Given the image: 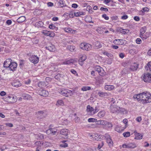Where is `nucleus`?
Wrapping results in <instances>:
<instances>
[{"label": "nucleus", "mask_w": 151, "mask_h": 151, "mask_svg": "<svg viewBox=\"0 0 151 151\" xmlns=\"http://www.w3.org/2000/svg\"><path fill=\"white\" fill-rule=\"evenodd\" d=\"M38 86L41 88H45L46 86V85L45 82H40L38 83Z\"/></svg>", "instance_id": "obj_35"}, {"label": "nucleus", "mask_w": 151, "mask_h": 151, "mask_svg": "<svg viewBox=\"0 0 151 151\" xmlns=\"http://www.w3.org/2000/svg\"><path fill=\"white\" fill-rule=\"evenodd\" d=\"M120 107L116 105H114L111 107V111L113 113L119 112Z\"/></svg>", "instance_id": "obj_10"}, {"label": "nucleus", "mask_w": 151, "mask_h": 151, "mask_svg": "<svg viewBox=\"0 0 151 151\" xmlns=\"http://www.w3.org/2000/svg\"><path fill=\"white\" fill-rule=\"evenodd\" d=\"M24 60H20L19 61V65L21 68H22L24 65Z\"/></svg>", "instance_id": "obj_50"}, {"label": "nucleus", "mask_w": 151, "mask_h": 151, "mask_svg": "<svg viewBox=\"0 0 151 151\" xmlns=\"http://www.w3.org/2000/svg\"><path fill=\"white\" fill-rule=\"evenodd\" d=\"M105 28L103 27H98L96 29L97 32L99 33L102 34L104 31Z\"/></svg>", "instance_id": "obj_29"}, {"label": "nucleus", "mask_w": 151, "mask_h": 151, "mask_svg": "<svg viewBox=\"0 0 151 151\" xmlns=\"http://www.w3.org/2000/svg\"><path fill=\"white\" fill-rule=\"evenodd\" d=\"M142 101L143 104L150 103L151 102V95L149 92L146 91L142 93Z\"/></svg>", "instance_id": "obj_1"}, {"label": "nucleus", "mask_w": 151, "mask_h": 151, "mask_svg": "<svg viewBox=\"0 0 151 151\" xmlns=\"http://www.w3.org/2000/svg\"><path fill=\"white\" fill-rule=\"evenodd\" d=\"M131 71L130 70L129 68H124L122 71V74H127L129 73V72Z\"/></svg>", "instance_id": "obj_31"}, {"label": "nucleus", "mask_w": 151, "mask_h": 151, "mask_svg": "<svg viewBox=\"0 0 151 151\" xmlns=\"http://www.w3.org/2000/svg\"><path fill=\"white\" fill-rule=\"evenodd\" d=\"M75 47L73 45L68 46L67 48L71 52H74L76 51Z\"/></svg>", "instance_id": "obj_22"}, {"label": "nucleus", "mask_w": 151, "mask_h": 151, "mask_svg": "<svg viewBox=\"0 0 151 151\" xmlns=\"http://www.w3.org/2000/svg\"><path fill=\"white\" fill-rule=\"evenodd\" d=\"M86 59V56L85 55H83L79 59V61H84Z\"/></svg>", "instance_id": "obj_44"}, {"label": "nucleus", "mask_w": 151, "mask_h": 151, "mask_svg": "<svg viewBox=\"0 0 151 151\" xmlns=\"http://www.w3.org/2000/svg\"><path fill=\"white\" fill-rule=\"evenodd\" d=\"M36 137L39 139H42L44 138V136L43 134H35Z\"/></svg>", "instance_id": "obj_34"}, {"label": "nucleus", "mask_w": 151, "mask_h": 151, "mask_svg": "<svg viewBox=\"0 0 151 151\" xmlns=\"http://www.w3.org/2000/svg\"><path fill=\"white\" fill-rule=\"evenodd\" d=\"M17 66V64L15 62H11V64L8 68L9 69L12 71L15 70Z\"/></svg>", "instance_id": "obj_14"}, {"label": "nucleus", "mask_w": 151, "mask_h": 151, "mask_svg": "<svg viewBox=\"0 0 151 151\" xmlns=\"http://www.w3.org/2000/svg\"><path fill=\"white\" fill-rule=\"evenodd\" d=\"M102 17L104 18L106 20H108L109 18V17L107 16L106 15V14H104L102 15Z\"/></svg>", "instance_id": "obj_57"}, {"label": "nucleus", "mask_w": 151, "mask_h": 151, "mask_svg": "<svg viewBox=\"0 0 151 151\" xmlns=\"http://www.w3.org/2000/svg\"><path fill=\"white\" fill-rule=\"evenodd\" d=\"M107 122L105 121L101 120V124L102 125H106Z\"/></svg>", "instance_id": "obj_54"}, {"label": "nucleus", "mask_w": 151, "mask_h": 151, "mask_svg": "<svg viewBox=\"0 0 151 151\" xmlns=\"http://www.w3.org/2000/svg\"><path fill=\"white\" fill-rule=\"evenodd\" d=\"M149 10V9L147 7H144L141 10L142 12H147Z\"/></svg>", "instance_id": "obj_51"}, {"label": "nucleus", "mask_w": 151, "mask_h": 151, "mask_svg": "<svg viewBox=\"0 0 151 151\" xmlns=\"http://www.w3.org/2000/svg\"><path fill=\"white\" fill-rule=\"evenodd\" d=\"M16 97V96L14 97L13 95L8 96L6 99L9 102L14 103L17 101Z\"/></svg>", "instance_id": "obj_7"}, {"label": "nucleus", "mask_w": 151, "mask_h": 151, "mask_svg": "<svg viewBox=\"0 0 151 151\" xmlns=\"http://www.w3.org/2000/svg\"><path fill=\"white\" fill-rule=\"evenodd\" d=\"M80 48L83 50L89 51L92 48L91 45L87 43H82L80 45Z\"/></svg>", "instance_id": "obj_3"}, {"label": "nucleus", "mask_w": 151, "mask_h": 151, "mask_svg": "<svg viewBox=\"0 0 151 151\" xmlns=\"http://www.w3.org/2000/svg\"><path fill=\"white\" fill-rule=\"evenodd\" d=\"M47 5L48 7H52L53 6L54 4L51 2H48L47 3Z\"/></svg>", "instance_id": "obj_60"}, {"label": "nucleus", "mask_w": 151, "mask_h": 151, "mask_svg": "<svg viewBox=\"0 0 151 151\" xmlns=\"http://www.w3.org/2000/svg\"><path fill=\"white\" fill-rule=\"evenodd\" d=\"M136 42L137 44H140L142 42V40L140 38H137L136 39Z\"/></svg>", "instance_id": "obj_55"}, {"label": "nucleus", "mask_w": 151, "mask_h": 151, "mask_svg": "<svg viewBox=\"0 0 151 151\" xmlns=\"http://www.w3.org/2000/svg\"><path fill=\"white\" fill-rule=\"evenodd\" d=\"M98 94L101 97L106 96L108 95V94L106 93H104L102 92H99L98 93Z\"/></svg>", "instance_id": "obj_40"}, {"label": "nucleus", "mask_w": 151, "mask_h": 151, "mask_svg": "<svg viewBox=\"0 0 151 151\" xmlns=\"http://www.w3.org/2000/svg\"><path fill=\"white\" fill-rule=\"evenodd\" d=\"M123 135L124 137H128L130 136V133L128 132H124L123 133Z\"/></svg>", "instance_id": "obj_49"}, {"label": "nucleus", "mask_w": 151, "mask_h": 151, "mask_svg": "<svg viewBox=\"0 0 151 151\" xmlns=\"http://www.w3.org/2000/svg\"><path fill=\"white\" fill-rule=\"evenodd\" d=\"M64 30L66 32H68L70 33H73V32H75V30H72L71 28H65L64 29Z\"/></svg>", "instance_id": "obj_33"}, {"label": "nucleus", "mask_w": 151, "mask_h": 151, "mask_svg": "<svg viewBox=\"0 0 151 151\" xmlns=\"http://www.w3.org/2000/svg\"><path fill=\"white\" fill-rule=\"evenodd\" d=\"M46 48L47 49L51 52H53L55 50V46L51 43H49L48 44Z\"/></svg>", "instance_id": "obj_13"}, {"label": "nucleus", "mask_w": 151, "mask_h": 151, "mask_svg": "<svg viewBox=\"0 0 151 151\" xmlns=\"http://www.w3.org/2000/svg\"><path fill=\"white\" fill-rule=\"evenodd\" d=\"M96 71L98 72L99 74L101 76H103L105 75V72L103 69L99 65L96 66L94 68Z\"/></svg>", "instance_id": "obj_4"}, {"label": "nucleus", "mask_w": 151, "mask_h": 151, "mask_svg": "<svg viewBox=\"0 0 151 151\" xmlns=\"http://www.w3.org/2000/svg\"><path fill=\"white\" fill-rule=\"evenodd\" d=\"M116 31L124 35L128 33L129 31V30L127 29H124L121 27L117 28Z\"/></svg>", "instance_id": "obj_9"}, {"label": "nucleus", "mask_w": 151, "mask_h": 151, "mask_svg": "<svg viewBox=\"0 0 151 151\" xmlns=\"http://www.w3.org/2000/svg\"><path fill=\"white\" fill-rule=\"evenodd\" d=\"M49 28L52 29H55L56 30H57L58 29V27L55 26L53 24H51L49 25Z\"/></svg>", "instance_id": "obj_45"}, {"label": "nucleus", "mask_w": 151, "mask_h": 151, "mask_svg": "<svg viewBox=\"0 0 151 151\" xmlns=\"http://www.w3.org/2000/svg\"><path fill=\"white\" fill-rule=\"evenodd\" d=\"M91 89V88L89 86H83L81 88V90L83 91H86L87 90H90Z\"/></svg>", "instance_id": "obj_41"}, {"label": "nucleus", "mask_w": 151, "mask_h": 151, "mask_svg": "<svg viewBox=\"0 0 151 151\" xmlns=\"http://www.w3.org/2000/svg\"><path fill=\"white\" fill-rule=\"evenodd\" d=\"M114 88V86L113 85H106L105 86V88L106 90H111Z\"/></svg>", "instance_id": "obj_30"}, {"label": "nucleus", "mask_w": 151, "mask_h": 151, "mask_svg": "<svg viewBox=\"0 0 151 151\" xmlns=\"http://www.w3.org/2000/svg\"><path fill=\"white\" fill-rule=\"evenodd\" d=\"M26 19L24 16H22L19 17L17 20V22L18 23H22L24 22Z\"/></svg>", "instance_id": "obj_23"}, {"label": "nucleus", "mask_w": 151, "mask_h": 151, "mask_svg": "<svg viewBox=\"0 0 151 151\" xmlns=\"http://www.w3.org/2000/svg\"><path fill=\"white\" fill-rule=\"evenodd\" d=\"M59 93L63 96L68 97L73 94V92L71 91L64 89H61L59 91Z\"/></svg>", "instance_id": "obj_2"}, {"label": "nucleus", "mask_w": 151, "mask_h": 151, "mask_svg": "<svg viewBox=\"0 0 151 151\" xmlns=\"http://www.w3.org/2000/svg\"><path fill=\"white\" fill-rule=\"evenodd\" d=\"M29 60L30 62L35 64L38 62L39 58L37 56L33 55L29 57Z\"/></svg>", "instance_id": "obj_6"}, {"label": "nucleus", "mask_w": 151, "mask_h": 151, "mask_svg": "<svg viewBox=\"0 0 151 151\" xmlns=\"http://www.w3.org/2000/svg\"><path fill=\"white\" fill-rule=\"evenodd\" d=\"M74 16L76 17H79L81 15H85V13L82 12H74Z\"/></svg>", "instance_id": "obj_24"}, {"label": "nucleus", "mask_w": 151, "mask_h": 151, "mask_svg": "<svg viewBox=\"0 0 151 151\" xmlns=\"http://www.w3.org/2000/svg\"><path fill=\"white\" fill-rule=\"evenodd\" d=\"M124 129L122 127H118L116 129V131L119 133L121 132Z\"/></svg>", "instance_id": "obj_43"}, {"label": "nucleus", "mask_w": 151, "mask_h": 151, "mask_svg": "<svg viewBox=\"0 0 151 151\" xmlns=\"http://www.w3.org/2000/svg\"><path fill=\"white\" fill-rule=\"evenodd\" d=\"M49 92L45 90H43L40 92V94L43 96H46L48 95Z\"/></svg>", "instance_id": "obj_20"}, {"label": "nucleus", "mask_w": 151, "mask_h": 151, "mask_svg": "<svg viewBox=\"0 0 151 151\" xmlns=\"http://www.w3.org/2000/svg\"><path fill=\"white\" fill-rule=\"evenodd\" d=\"M147 65L150 71L151 72V61L149 62L147 64Z\"/></svg>", "instance_id": "obj_58"}, {"label": "nucleus", "mask_w": 151, "mask_h": 151, "mask_svg": "<svg viewBox=\"0 0 151 151\" xmlns=\"http://www.w3.org/2000/svg\"><path fill=\"white\" fill-rule=\"evenodd\" d=\"M69 133V130L65 129H61L60 132V133L61 134L66 136H67Z\"/></svg>", "instance_id": "obj_18"}, {"label": "nucleus", "mask_w": 151, "mask_h": 151, "mask_svg": "<svg viewBox=\"0 0 151 151\" xmlns=\"http://www.w3.org/2000/svg\"><path fill=\"white\" fill-rule=\"evenodd\" d=\"M105 112L104 111H101L98 113L97 116L100 118L102 117L105 115Z\"/></svg>", "instance_id": "obj_28"}, {"label": "nucleus", "mask_w": 151, "mask_h": 151, "mask_svg": "<svg viewBox=\"0 0 151 151\" xmlns=\"http://www.w3.org/2000/svg\"><path fill=\"white\" fill-rule=\"evenodd\" d=\"M6 23L7 24L10 25L12 23V21L10 20H7L6 22Z\"/></svg>", "instance_id": "obj_63"}, {"label": "nucleus", "mask_w": 151, "mask_h": 151, "mask_svg": "<svg viewBox=\"0 0 151 151\" xmlns=\"http://www.w3.org/2000/svg\"><path fill=\"white\" fill-rule=\"evenodd\" d=\"M142 138V135L139 133H137L135 135V139H141Z\"/></svg>", "instance_id": "obj_36"}, {"label": "nucleus", "mask_w": 151, "mask_h": 151, "mask_svg": "<svg viewBox=\"0 0 151 151\" xmlns=\"http://www.w3.org/2000/svg\"><path fill=\"white\" fill-rule=\"evenodd\" d=\"M120 112L122 114H126L127 112L125 109L120 108L119 110V112Z\"/></svg>", "instance_id": "obj_47"}, {"label": "nucleus", "mask_w": 151, "mask_h": 151, "mask_svg": "<svg viewBox=\"0 0 151 151\" xmlns=\"http://www.w3.org/2000/svg\"><path fill=\"white\" fill-rule=\"evenodd\" d=\"M22 97L24 99L27 100L31 98L30 95L26 93H23L22 95Z\"/></svg>", "instance_id": "obj_26"}, {"label": "nucleus", "mask_w": 151, "mask_h": 151, "mask_svg": "<svg viewBox=\"0 0 151 151\" xmlns=\"http://www.w3.org/2000/svg\"><path fill=\"white\" fill-rule=\"evenodd\" d=\"M12 85L13 86L18 88L21 86L22 85L20 82L17 80H16L13 81L12 83Z\"/></svg>", "instance_id": "obj_15"}, {"label": "nucleus", "mask_w": 151, "mask_h": 151, "mask_svg": "<svg viewBox=\"0 0 151 151\" xmlns=\"http://www.w3.org/2000/svg\"><path fill=\"white\" fill-rule=\"evenodd\" d=\"M105 137L109 147H112L113 146V142L111 139L110 135L107 134H105Z\"/></svg>", "instance_id": "obj_5"}, {"label": "nucleus", "mask_w": 151, "mask_h": 151, "mask_svg": "<svg viewBox=\"0 0 151 151\" xmlns=\"http://www.w3.org/2000/svg\"><path fill=\"white\" fill-rule=\"evenodd\" d=\"M138 68V65L136 63H134L130 66L129 68L131 71L136 70Z\"/></svg>", "instance_id": "obj_17"}, {"label": "nucleus", "mask_w": 151, "mask_h": 151, "mask_svg": "<svg viewBox=\"0 0 151 151\" xmlns=\"http://www.w3.org/2000/svg\"><path fill=\"white\" fill-rule=\"evenodd\" d=\"M64 76L63 75H61L60 74H58L56 75L55 76V79L58 80L60 81V79L61 78H63V77Z\"/></svg>", "instance_id": "obj_32"}, {"label": "nucleus", "mask_w": 151, "mask_h": 151, "mask_svg": "<svg viewBox=\"0 0 151 151\" xmlns=\"http://www.w3.org/2000/svg\"><path fill=\"white\" fill-rule=\"evenodd\" d=\"M140 36L141 38L143 40H145L147 39V37L145 35L143 34L140 35Z\"/></svg>", "instance_id": "obj_59"}, {"label": "nucleus", "mask_w": 151, "mask_h": 151, "mask_svg": "<svg viewBox=\"0 0 151 151\" xmlns=\"http://www.w3.org/2000/svg\"><path fill=\"white\" fill-rule=\"evenodd\" d=\"M64 104L63 101L61 100H58L56 104V105L58 106H63L64 105Z\"/></svg>", "instance_id": "obj_37"}, {"label": "nucleus", "mask_w": 151, "mask_h": 151, "mask_svg": "<svg viewBox=\"0 0 151 151\" xmlns=\"http://www.w3.org/2000/svg\"><path fill=\"white\" fill-rule=\"evenodd\" d=\"M43 23L42 22H36L35 24V26L37 27L38 28L39 27H41L43 26Z\"/></svg>", "instance_id": "obj_38"}, {"label": "nucleus", "mask_w": 151, "mask_h": 151, "mask_svg": "<svg viewBox=\"0 0 151 151\" xmlns=\"http://www.w3.org/2000/svg\"><path fill=\"white\" fill-rule=\"evenodd\" d=\"M146 30V27H142L140 29V35L144 34Z\"/></svg>", "instance_id": "obj_39"}, {"label": "nucleus", "mask_w": 151, "mask_h": 151, "mask_svg": "<svg viewBox=\"0 0 151 151\" xmlns=\"http://www.w3.org/2000/svg\"><path fill=\"white\" fill-rule=\"evenodd\" d=\"M57 130L54 128H51L47 129L46 132L47 134L51 135H54L57 132Z\"/></svg>", "instance_id": "obj_12"}, {"label": "nucleus", "mask_w": 151, "mask_h": 151, "mask_svg": "<svg viewBox=\"0 0 151 151\" xmlns=\"http://www.w3.org/2000/svg\"><path fill=\"white\" fill-rule=\"evenodd\" d=\"M49 31H43L42 32V33L44 34V35L48 36Z\"/></svg>", "instance_id": "obj_62"}, {"label": "nucleus", "mask_w": 151, "mask_h": 151, "mask_svg": "<svg viewBox=\"0 0 151 151\" xmlns=\"http://www.w3.org/2000/svg\"><path fill=\"white\" fill-rule=\"evenodd\" d=\"M142 93L138 94L137 95H135L133 96V98L134 99H136L137 101H142V97H141Z\"/></svg>", "instance_id": "obj_19"}, {"label": "nucleus", "mask_w": 151, "mask_h": 151, "mask_svg": "<svg viewBox=\"0 0 151 151\" xmlns=\"http://www.w3.org/2000/svg\"><path fill=\"white\" fill-rule=\"evenodd\" d=\"M97 119H96L93 118H90L88 119V122H94L97 121Z\"/></svg>", "instance_id": "obj_46"}, {"label": "nucleus", "mask_w": 151, "mask_h": 151, "mask_svg": "<svg viewBox=\"0 0 151 151\" xmlns=\"http://www.w3.org/2000/svg\"><path fill=\"white\" fill-rule=\"evenodd\" d=\"M12 60L10 59H7L4 62V67L9 68L11 64Z\"/></svg>", "instance_id": "obj_16"}, {"label": "nucleus", "mask_w": 151, "mask_h": 151, "mask_svg": "<svg viewBox=\"0 0 151 151\" xmlns=\"http://www.w3.org/2000/svg\"><path fill=\"white\" fill-rule=\"evenodd\" d=\"M143 80L145 82H151V75L149 73L145 74L144 76Z\"/></svg>", "instance_id": "obj_11"}, {"label": "nucleus", "mask_w": 151, "mask_h": 151, "mask_svg": "<svg viewBox=\"0 0 151 151\" xmlns=\"http://www.w3.org/2000/svg\"><path fill=\"white\" fill-rule=\"evenodd\" d=\"M85 20L86 22L89 23H93V22L92 21V18L90 16L86 17L85 19Z\"/></svg>", "instance_id": "obj_25"}, {"label": "nucleus", "mask_w": 151, "mask_h": 151, "mask_svg": "<svg viewBox=\"0 0 151 151\" xmlns=\"http://www.w3.org/2000/svg\"><path fill=\"white\" fill-rule=\"evenodd\" d=\"M48 36L51 37H53L55 36V34L53 32H49Z\"/></svg>", "instance_id": "obj_53"}, {"label": "nucleus", "mask_w": 151, "mask_h": 151, "mask_svg": "<svg viewBox=\"0 0 151 151\" xmlns=\"http://www.w3.org/2000/svg\"><path fill=\"white\" fill-rule=\"evenodd\" d=\"M66 141H62V144L60 145V146L61 147H66L68 146V145L67 143H65Z\"/></svg>", "instance_id": "obj_42"}, {"label": "nucleus", "mask_w": 151, "mask_h": 151, "mask_svg": "<svg viewBox=\"0 0 151 151\" xmlns=\"http://www.w3.org/2000/svg\"><path fill=\"white\" fill-rule=\"evenodd\" d=\"M104 143L103 142H101V143H100L98 145V149H100L104 145Z\"/></svg>", "instance_id": "obj_52"}, {"label": "nucleus", "mask_w": 151, "mask_h": 151, "mask_svg": "<svg viewBox=\"0 0 151 151\" xmlns=\"http://www.w3.org/2000/svg\"><path fill=\"white\" fill-rule=\"evenodd\" d=\"M123 122L125 124V125L126 126L125 128L127 127V124L128 122L127 120L126 119H123Z\"/></svg>", "instance_id": "obj_61"}, {"label": "nucleus", "mask_w": 151, "mask_h": 151, "mask_svg": "<svg viewBox=\"0 0 151 151\" xmlns=\"http://www.w3.org/2000/svg\"><path fill=\"white\" fill-rule=\"evenodd\" d=\"M86 111L88 112H89L91 114L93 115L92 113L93 112L94 109L93 107L89 105H88L87 106Z\"/></svg>", "instance_id": "obj_21"}, {"label": "nucleus", "mask_w": 151, "mask_h": 151, "mask_svg": "<svg viewBox=\"0 0 151 151\" xmlns=\"http://www.w3.org/2000/svg\"><path fill=\"white\" fill-rule=\"evenodd\" d=\"M74 63V60L73 59L65 61L63 63V64L64 65H70L71 63Z\"/></svg>", "instance_id": "obj_27"}, {"label": "nucleus", "mask_w": 151, "mask_h": 151, "mask_svg": "<svg viewBox=\"0 0 151 151\" xmlns=\"http://www.w3.org/2000/svg\"><path fill=\"white\" fill-rule=\"evenodd\" d=\"M122 147L124 148H134L136 147V145L134 142L129 143L128 144H124L122 145Z\"/></svg>", "instance_id": "obj_8"}, {"label": "nucleus", "mask_w": 151, "mask_h": 151, "mask_svg": "<svg viewBox=\"0 0 151 151\" xmlns=\"http://www.w3.org/2000/svg\"><path fill=\"white\" fill-rule=\"evenodd\" d=\"M96 46L98 48H99L101 47L102 45L100 42H97L96 44Z\"/></svg>", "instance_id": "obj_56"}, {"label": "nucleus", "mask_w": 151, "mask_h": 151, "mask_svg": "<svg viewBox=\"0 0 151 151\" xmlns=\"http://www.w3.org/2000/svg\"><path fill=\"white\" fill-rule=\"evenodd\" d=\"M134 19L136 21H139L140 20V18L139 17L137 16L134 17Z\"/></svg>", "instance_id": "obj_64"}, {"label": "nucleus", "mask_w": 151, "mask_h": 151, "mask_svg": "<svg viewBox=\"0 0 151 151\" xmlns=\"http://www.w3.org/2000/svg\"><path fill=\"white\" fill-rule=\"evenodd\" d=\"M121 40H119V39H115V40L113 42L114 44H120V41Z\"/></svg>", "instance_id": "obj_48"}]
</instances>
